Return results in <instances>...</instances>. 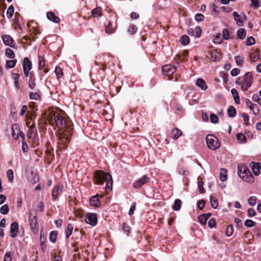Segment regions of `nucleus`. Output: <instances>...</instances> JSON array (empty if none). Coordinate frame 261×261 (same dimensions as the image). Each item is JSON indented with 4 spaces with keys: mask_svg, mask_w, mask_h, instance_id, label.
Masks as SVG:
<instances>
[{
    "mask_svg": "<svg viewBox=\"0 0 261 261\" xmlns=\"http://www.w3.org/2000/svg\"><path fill=\"white\" fill-rule=\"evenodd\" d=\"M210 118L211 122L213 123H216L218 121V117L214 114H211Z\"/></svg>",
    "mask_w": 261,
    "mask_h": 261,
    "instance_id": "603ef678",
    "label": "nucleus"
},
{
    "mask_svg": "<svg viewBox=\"0 0 261 261\" xmlns=\"http://www.w3.org/2000/svg\"><path fill=\"white\" fill-rule=\"evenodd\" d=\"M12 254L10 252H7L6 253L4 257V261H12Z\"/></svg>",
    "mask_w": 261,
    "mask_h": 261,
    "instance_id": "3c124183",
    "label": "nucleus"
},
{
    "mask_svg": "<svg viewBox=\"0 0 261 261\" xmlns=\"http://www.w3.org/2000/svg\"><path fill=\"white\" fill-rule=\"evenodd\" d=\"M233 233L232 226L230 225L227 226L226 230V234L228 237L231 236Z\"/></svg>",
    "mask_w": 261,
    "mask_h": 261,
    "instance_id": "6e6d98bb",
    "label": "nucleus"
},
{
    "mask_svg": "<svg viewBox=\"0 0 261 261\" xmlns=\"http://www.w3.org/2000/svg\"><path fill=\"white\" fill-rule=\"evenodd\" d=\"M181 201L180 199H176L174 201V204L172 206V208L174 211H178L180 208Z\"/></svg>",
    "mask_w": 261,
    "mask_h": 261,
    "instance_id": "473e14b6",
    "label": "nucleus"
},
{
    "mask_svg": "<svg viewBox=\"0 0 261 261\" xmlns=\"http://www.w3.org/2000/svg\"><path fill=\"white\" fill-rule=\"evenodd\" d=\"M240 72V70L238 68H233L230 72V74L232 76H237Z\"/></svg>",
    "mask_w": 261,
    "mask_h": 261,
    "instance_id": "69168bd1",
    "label": "nucleus"
},
{
    "mask_svg": "<svg viewBox=\"0 0 261 261\" xmlns=\"http://www.w3.org/2000/svg\"><path fill=\"white\" fill-rule=\"evenodd\" d=\"M40 97V94L39 92L30 93V98L31 99L37 100Z\"/></svg>",
    "mask_w": 261,
    "mask_h": 261,
    "instance_id": "79ce46f5",
    "label": "nucleus"
},
{
    "mask_svg": "<svg viewBox=\"0 0 261 261\" xmlns=\"http://www.w3.org/2000/svg\"><path fill=\"white\" fill-rule=\"evenodd\" d=\"M201 29L199 27L195 28V32H194V36L196 38H199L201 36Z\"/></svg>",
    "mask_w": 261,
    "mask_h": 261,
    "instance_id": "13d9d810",
    "label": "nucleus"
},
{
    "mask_svg": "<svg viewBox=\"0 0 261 261\" xmlns=\"http://www.w3.org/2000/svg\"><path fill=\"white\" fill-rule=\"evenodd\" d=\"M250 167L251 168L253 174L255 176H258L260 174V171L258 168H256V163L251 162L250 164Z\"/></svg>",
    "mask_w": 261,
    "mask_h": 261,
    "instance_id": "b1692460",
    "label": "nucleus"
},
{
    "mask_svg": "<svg viewBox=\"0 0 261 261\" xmlns=\"http://www.w3.org/2000/svg\"><path fill=\"white\" fill-rule=\"evenodd\" d=\"M8 180L12 182L13 179V171L12 169H9L7 172Z\"/></svg>",
    "mask_w": 261,
    "mask_h": 261,
    "instance_id": "5fc2aeb1",
    "label": "nucleus"
},
{
    "mask_svg": "<svg viewBox=\"0 0 261 261\" xmlns=\"http://www.w3.org/2000/svg\"><path fill=\"white\" fill-rule=\"evenodd\" d=\"M196 84L197 86L200 88L202 90H205L207 89V86L205 81L201 78L197 80Z\"/></svg>",
    "mask_w": 261,
    "mask_h": 261,
    "instance_id": "6ab92c4d",
    "label": "nucleus"
},
{
    "mask_svg": "<svg viewBox=\"0 0 261 261\" xmlns=\"http://www.w3.org/2000/svg\"><path fill=\"white\" fill-rule=\"evenodd\" d=\"M208 147L215 150L220 147V143L217 138L212 135H208L206 138Z\"/></svg>",
    "mask_w": 261,
    "mask_h": 261,
    "instance_id": "7ed1b4c3",
    "label": "nucleus"
},
{
    "mask_svg": "<svg viewBox=\"0 0 261 261\" xmlns=\"http://www.w3.org/2000/svg\"><path fill=\"white\" fill-rule=\"evenodd\" d=\"M171 133L172 135V138L174 140H177L182 135L181 132L176 127L172 130Z\"/></svg>",
    "mask_w": 261,
    "mask_h": 261,
    "instance_id": "aec40b11",
    "label": "nucleus"
},
{
    "mask_svg": "<svg viewBox=\"0 0 261 261\" xmlns=\"http://www.w3.org/2000/svg\"><path fill=\"white\" fill-rule=\"evenodd\" d=\"M5 55L9 58L13 59L15 58V54L13 50L9 48L6 49Z\"/></svg>",
    "mask_w": 261,
    "mask_h": 261,
    "instance_id": "f704fd0d",
    "label": "nucleus"
},
{
    "mask_svg": "<svg viewBox=\"0 0 261 261\" xmlns=\"http://www.w3.org/2000/svg\"><path fill=\"white\" fill-rule=\"evenodd\" d=\"M259 55L257 54H251L250 55V59L252 62H255L259 59Z\"/></svg>",
    "mask_w": 261,
    "mask_h": 261,
    "instance_id": "4d7b16f0",
    "label": "nucleus"
},
{
    "mask_svg": "<svg viewBox=\"0 0 261 261\" xmlns=\"http://www.w3.org/2000/svg\"><path fill=\"white\" fill-rule=\"evenodd\" d=\"M211 205L214 208H216L218 205L217 200L213 196L210 197Z\"/></svg>",
    "mask_w": 261,
    "mask_h": 261,
    "instance_id": "58836bf2",
    "label": "nucleus"
},
{
    "mask_svg": "<svg viewBox=\"0 0 261 261\" xmlns=\"http://www.w3.org/2000/svg\"><path fill=\"white\" fill-rule=\"evenodd\" d=\"M46 16L48 20L53 22L59 23L60 21L59 18L56 15H55V13L53 12H48L46 14Z\"/></svg>",
    "mask_w": 261,
    "mask_h": 261,
    "instance_id": "4468645a",
    "label": "nucleus"
},
{
    "mask_svg": "<svg viewBox=\"0 0 261 261\" xmlns=\"http://www.w3.org/2000/svg\"><path fill=\"white\" fill-rule=\"evenodd\" d=\"M249 109L250 110L252 111L254 115H257V114H258L259 112L258 107L255 104L251 105L250 106H249Z\"/></svg>",
    "mask_w": 261,
    "mask_h": 261,
    "instance_id": "4c0bfd02",
    "label": "nucleus"
},
{
    "mask_svg": "<svg viewBox=\"0 0 261 261\" xmlns=\"http://www.w3.org/2000/svg\"><path fill=\"white\" fill-rule=\"evenodd\" d=\"M12 136L13 138L16 140L18 138L19 133H20L19 126L17 124H14L12 126Z\"/></svg>",
    "mask_w": 261,
    "mask_h": 261,
    "instance_id": "ddd939ff",
    "label": "nucleus"
},
{
    "mask_svg": "<svg viewBox=\"0 0 261 261\" xmlns=\"http://www.w3.org/2000/svg\"><path fill=\"white\" fill-rule=\"evenodd\" d=\"M207 220L205 215H201L198 217V221L202 225L205 224Z\"/></svg>",
    "mask_w": 261,
    "mask_h": 261,
    "instance_id": "864d4df0",
    "label": "nucleus"
},
{
    "mask_svg": "<svg viewBox=\"0 0 261 261\" xmlns=\"http://www.w3.org/2000/svg\"><path fill=\"white\" fill-rule=\"evenodd\" d=\"M238 169V175L242 180L247 182L254 181V177L247 166L243 164H239Z\"/></svg>",
    "mask_w": 261,
    "mask_h": 261,
    "instance_id": "f03ea898",
    "label": "nucleus"
},
{
    "mask_svg": "<svg viewBox=\"0 0 261 261\" xmlns=\"http://www.w3.org/2000/svg\"><path fill=\"white\" fill-rule=\"evenodd\" d=\"M98 195H95L92 196L89 200V203L91 206L94 207H98L99 205L100 201L98 199Z\"/></svg>",
    "mask_w": 261,
    "mask_h": 261,
    "instance_id": "dca6fc26",
    "label": "nucleus"
},
{
    "mask_svg": "<svg viewBox=\"0 0 261 261\" xmlns=\"http://www.w3.org/2000/svg\"><path fill=\"white\" fill-rule=\"evenodd\" d=\"M92 15L94 17H98L101 15V8L96 7L92 11Z\"/></svg>",
    "mask_w": 261,
    "mask_h": 261,
    "instance_id": "bb28decb",
    "label": "nucleus"
},
{
    "mask_svg": "<svg viewBox=\"0 0 261 261\" xmlns=\"http://www.w3.org/2000/svg\"><path fill=\"white\" fill-rule=\"evenodd\" d=\"M216 221L213 218H211L208 222V225L210 228H213L216 226Z\"/></svg>",
    "mask_w": 261,
    "mask_h": 261,
    "instance_id": "0e129e2a",
    "label": "nucleus"
},
{
    "mask_svg": "<svg viewBox=\"0 0 261 261\" xmlns=\"http://www.w3.org/2000/svg\"><path fill=\"white\" fill-rule=\"evenodd\" d=\"M95 183L98 185H102L104 181H106V190H111L113 185L112 176L108 172H104L102 171H96L94 173Z\"/></svg>",
    "mask_w": 261,
    "mask_h": 261,
    "instance_id": "f257e3e1",
    "label": "nucleus"
},
{
    "mask_svg": "<svg viewBox=\"0 0 261 261\" xmlns=\"http://www.w3.org/2000/svg\"><path fill=\"white\" fill-rule=\"evenodd\" d=\"M85 221L86 223L90 224L91 225L94 226L97 224V216L95 214H90L88 213L86 216Z\"/></svg>",
    "mask_w": 261,
    "mask_h": 261,
    "instance_id": "6e6552de",
    "label": "nucleus"
},
{
    "mask_svg": "<svg viewBox=\"0 0 261 261\" xmlns=\"http://www.w3.org/2000/svg\"><path fill=\"white\" fill-rule=\"evenodd\" d=\"M256 223L250 219H247L245 222V225L248 227H252L255 226Z\"/></svg>",
    "mask_w": 261,
    "mask_h": 261,
    "instance_id": "de8ad7c7",
    "label": "nucleus"
},
{
    "mask_svg": "<svg viewBox=\"0 0 261 261\" xmlns=\"http://www.w3.org/2000/svg\"><path fill=\"white\" fill-rule=\"evenodd\" d=\"M176 67L173 65L167 64L162 67V71L164 75L169 76L176 71Z\"/></svg>",
    "mask_w": 261,
    "mask_h": 261,
    "instance_id": "1a4fd4ad",
    "label": "nucleus"
},
{
    "mask_svg": "<svg viewBox=\"0 0 261 261\" xmlns=\"http://www.w3.org/2000/svg\"><path fill=\"white\" fill-rule=\"evenodd\" d=\"M23 70H31L32 67V62L27 57L24 58L22 64Z\"/></svg>",
    "mask_w": 261,
    "mask_h": 261,
    "instance_id": "2eb2a0df",
    "label": "nucleus"
},
{
    "mask_svg": "<svg viewBox=\"0 0 261 261\" xmlns=\"http://www.w3.org/2000/svg\"><path fill=\"white\" fill-rule=\"evenodd\" d=\"M53 120H54L58 127H60L65 124V120L64 117L59 114L56 115L55 114H50L49 118V121L51 122Z\"/></svg>",
    "mask_w": 261,
    "mask_h": 261,
    "instance_id": "39448f33",
    "label": "nucleus"
},
{
    "mask_svg": "<svg viewBox=\"0 0 261 261\" xmlns=\"http://www.w3.org/2000/svg\"><path fill=\"white\" fill-rule=\"evenodd\" d=\"M58 233L56 231H52L49 234V240L51 242L55 243L56 241Z\"/></svg>",
    "mask_w": 261,
    "mask_h": 261,
    "instance_id": "e433bc0d",
    "label": "nucleus"
},
{
    "mask_svg": "<svg viewBox=\"0 0 261 261\" xmlns=\"http://www.w3.org/2000/svg\"><path fill=\"white\" fill-rule=\"evenodd\" d=\"M38 60H39V69H42L45 66V63L44 61V58L41 56H38Z\"/></svg>",
    "mask_w": 261,
    "mask_h": 261,
    "instance_id": "c03bdc74",
    "label": "nucleus"
},
{
    "mask_svg": "<svg viewBox=\"0 0 261 261\" xmlns=\"http://www.w3.org/2000/svg\"><path fill=\"white\" fill-rule=\"evenodd\" d=\"M220 179L222 181H225L227 179V170L221 168L220 171Z\"/></svg>",
    "mask_w": 261,
    "mask_h": 261,
    "instance_id": "393cba45",
    "label": "nucleus"
},
{
    "mask_svg": "<svg viewBox=\"0 0 261 261\" xmlns=\"http://www.w3.org/2000/svg\"><path fill=\"white\" fill-rule=\"evenodd\" d=\"M234 59H235L236 62L238 66H240V67L242 66L243 61V58L240 56H235Z\"/></svg>",
    "mask_w": 261,
    "mask_h": 261,
    "instance_id": "8fccbe9b",
    "label": "nucleus"
},
{
    "mask_svg": "<svg viewBox=\"0 0 261 261\" xmlns=\"http://www.w3.org/2000/svg\"><path fill=\"white\" fill-rule=\"evenodd\" d=\"M222 38L225 40H228L232 38V35L228 31L227 29H225L222 31Z\"/></svg>",
    "mask_w": 261,
    "mask_h": 261,
    "instance_id": "5701e85b",
    "label": "nucleus"
},
{
    "mask_svg": "<svg viewBox=\"0 0 261 261\" xmlns=\"http://www.w3.org/2000/svg\"><path fill=\"white\" fill-rule=\"evenodd\" d=\"M227 112L229 117H234L236 115V110L233 106H230L228 108Z\"/></svg>",
    "mask_w": 261,
    "mask_h": 261,
    "instance_id": "c85d7f7f",
    "label": "nucleus"
},
{
    "mask_svg": "<svg viewBox=\"0 0 261 261\" xmlns=\"http://www.w3.org/2000/svg\"><path fill=\"white\" fill-rule=\"evenodd\" d=\"M238 38L244 39L246 37V31L244 29H240L237 32Z\"/></svg>",
    "mask_w": 261,
    "mask_h": 261,
    "instance_id": "c756f323",
    "label": "nucleus"
},
{
    "mask_svg": "<svg viewBox=\"0 0 261 261\" xmlns=\"http://www.w3.org/2000/svg\"><path fill=\"white\" fill-rule=\"evenodd\" d=\"M37 134V130L34 124H32L31 127H29V129L28 130L27 136V137L31 139L33 137V136L36 135Z\"/></svg>",
    "mask_w": 261,
    "mask_h": 261,
    "instance_id": "a211bd4d",
    "label": "nucleus"
},
{
    "mask_svg": "<svg viewBox=\"0 0 261 261\" xmlns=\"http://www.w3.org/2000/svg\"><path fill=\"white\" fill-rule=\"evenodd\" d=\"M195 19L197 21L200 22L204 19V16L202 14L198 13L195 15Z\"/></svg>",
    "mask_w": 261,
    "mask_h": 261,
    "instance_id": "bf43d9fd",
    "label": "nucleus"
},
{
    "mask_svg": "<svg viewBox=\"0 0 261 261\" xmlns=\"http://www.w3.org/2000/svg\"><path fill=\"white\" fill-rule=\"evenodd\" d=\"M149 180V177L144 175L134 182L133 187L135 189H140L143 185L148 182Z\"/></svg>",
    "mask_w": 261,
    "mask_h": 261,
    "instance_id": "0eeeda50",
    "label": "nucleus"
},
{
    "mask_svg": "<svg viewBox=\"0 0 261 261\" xmlns=\"http://www.w3.org/2000/svg\"><path fill=\"white\" fill-rule=\"evenodd\" d=\"M257 198L255 196H251L248 199V203L251 206L255 205L256 202Z\"/></svg>",
    "mask_w": 261,
    "mask_h": 261,
    "instance_id": "49530a36",
    "label": "nucleus"
},
{
    "mask_svg": "<svg viewBox=\"0 0 261 261\" xmlns=\"http://www.w3.org/2000/svg\"><path fill=\"white\" fill-rule=\"evenodd\" d=\"M237 139L238 141H240L241 143H245L246 142L247 139L245 135L243 134L239 133L236 136Z\"/></svg>",
    "mask_w": 261,
    "mask_h": 261,
    "instance_id": "ea45409f",
    "label": "nucleus"
},
{
    "mask_svg": "<svg viewBox=\"0 0 261 261\" xmlns=\"http://www.w3.org/2000/svg\"><path fill=\"white\" fill-rule=\"evenodd\" d=\"M29 86L30 88L31 89H34L35 87H36V83L35 80L32 75V73H31L30 76V79L29 81Z\"/></svg>",
    "mask_w": 261,
    "mask_h": 261,
    "instance_id": "2f4dec72",
    "label": "nucleus"
},
{
    "mask_svg": "<svg viewBox=\"0 0 261 261\" xmlns=\"http://www.w3.org/2000/svg\"><path fill=\"white\" fill-rule=\"evenodd\" d=\"M205 201L204 200H200L197 202V206L200 210H202L205 206Z\"/></svg>",
    "mask_w": 261,
    "mask_h": 261,
    "instance_id": "680f3d73",
    "label": "nucleus"
},
{
    "mask_svg": "<svg viewBox=\"0 0 261 261\" xmlns=\"http://www.w3.org/2000/svg\"><path fill=\"white\" fill-rule=\"evenodd\" d=\"M232 15L237 24L239 26H242L243 25V20L242 15H239L236 11L233 12Z\"/></svg>",
    "mask_w": 261,
    "mask_h": 261,
    "instance_id": "f3484780",
    "label": "nucleus"
},
{
    "mask_svg": "<svg viewBox=\"0 0 261 261\" xmlns=\"http://www.w3.org/2000/svg\"><path fill=\"white\" fill-rule=\"evenodd\" d=\"M73 229V225L71 224H68L67 229L65 231L66 239H68L69 238V237L71 235Z\"/></svg>",
    "mask_w": 261,
    "mask_h": 261,
    "instance_id": "a878e982",
    "label": "nucleus"
},
{
    "mask_svg": "<svg viewBox=\"0 0 261 261\" xmlns=\"http://www.w3.org/2000/svg\"><path fill=\"white\" fill-rule=\"evenodd\" d=\"M242 117L243 118L244 123L246 125H248L249 124V116L247 113H243L242 114Z\"/></svg>",
    "mask_w": 261,
    "mask_h": 261,
    "instance_id": "052dcab7",
    "label": "nucleus"
},
{
    "mask_svg": "<svg viewBox=\"0 0 261 261\" xmlns=\"http://www.w3.org/2000/svg\"><path fill=\"white\" fill-rule=\"evenodd\" d=\"M56 76L58 79L61 78L63 75L62 69L59 67H56L55 71Z\"/></svg>",
    "mask_w": 261,
    "mask_h": 261,
    "instance_id": "37998d69",
    "label": "nucleus"
},
{
    "mask_svg": "<svg viewBox=\"0 0 261 261\" xmlns=\"http://www.w3.org/2000/svg\"><path fill=\"white\" fill-rule=\"evenodd\" d=\"M10 236L12 238L17 237L18 232V223L17 222H13L10 227Z\"/></svg>",
    "mask_w": 261,
    "mask_h": 261,
    "instance_id": "9b49d317",
    "label": "nucleus"
},
{
    "mask_svg": "<svg viewBox=\"0 0 261 261\" xmlns=\"http://www.w3.org/2000/svg\"><path fill=\"white\" fill-rule=\"evenodd\" d=\"M256 215L255 211L251 208H250L248 210V216L249 217H252Z\"/></svg>",
    "mask_w": 261,
    "mask_h": 261,
    "instance_id": "e2e57ef3",
    "label": "nucleus"
},
{
    "mask_svg": "<svg viewBox=\"0 0 261 261\" xmlns=\"http://www.w3.org/2000/svg\"><path fill=\"white\" fill-rule=\"evenodd\" d=\"M69 132H65L60 134L59 137V144L62 145L64 148L66 147L70 140Z\"/></svg>",
    "mask_w": 261,
    "mask_h": 261,
    "instance_id": "423d86ee",
    "label": "nucleus"
},
{
    "mask_svg": "<svg viewBox=\"0 0 261 261\" xmlns=\"http://www.w3.org/2000/svg\"><path fill=\"white\" fill-rule=\"evenodd\" d=\"M62 186L60 185L56 186L52 190L51 196L54 200H57L59 196L62 193Z\"/></svg>",
    "mask_w": 261,
    "mask_h": 261,
    "instance_id": "9d476101",
    "label": "nucleus"
},
{
    "mask_svg": "<svg viewBox=\"0 0 261 261\" xmlns=\"http://www.w3.org/2000/svg\"><path fill=\"white\" fill-rule=\"evenodd\" d=\"M16 62L17 60L16 59L7 61L6 64V68L9 69L14 67Z\"/></svg>",
    "mask_w": 261,
    "mask_h": 261,
    "instance_id": "cd10ccee",
    "label": "nucleus"
},
{
    "mask_svg": "<svg viewBox=\"0 0 261 261\" xmlns=\"http://www.w3.org/2000/svg\"><path fill=\"white\" fill-rule=\"evenodd\" d=\"M2 40L4 43L10 47H13L14 45V40L13 39L8 35H4L2 36Z\"/></svg>",
    "mask_w": 261,
    "mask_h": 261,
    "instance_id": "f8f14e48",
    "label": "nucleus"
},
{
    "mask_svg": "<svg viewBox=\"0 0 261 261\" xmlns=\"http://www.w3.org/2000/svg\"><path fill=\"white\" fill-rule=\"evenodd\" d=\"M136 209V203H133L130 206V209L128 212V214L130 216L133 215L134 213V211Z\"/></svg>",
    "mask_w": 261,
    "mask_h": 261,
    "instance_id": "338daca9",
    "label": "nucleus"
},
{
    "mask_svg": "<svg viewBox=\"0 0 261 261\" xmlns=\"http://www.w3.org/2000/svg\"><path fill=\"white\" fill-rule=\"evenodd\" d=\"M14 8L12 5H10L7 11V16L8 18H11L14 13Z\"/></svg>",
    "mask_w": 261,
    "mask_h": 261,
    "instance_id": "c9c22d12",
    "label": "nucleus"
},
{
    "mask_svg": "<svg viewBox=\"0 0 261 261\" xmlns=\"http://www.w3.org/2000/svg\"><path fill=\"white\" fill-rule=\"evenodd\" d=\"M211 58L213 61H216L220 58V54L217 50H213L211 52Z\"/></svg>",
    "mask_w": 261,
    "mask_h": 261,
    "instance_id": "4be33fe9",
    "label": "nucleus"
},
{
    "mask_svg": "<svg viewBox=\"0 0 261 261\" xmlns=\"http://www.w3.org/2000/svg\"><path fill=\"white\" fill-rule=\"evenodd\" d=\"M252 74L251 72L246 73L243 77V84L242 85V90L244 91H246L252 84Z\"/></svg>",
    "mask_w": 261,
    "mask_h": 261,
    "instance_id": "20e7f679",
    "label": "nucleus"
},
{
    "mask_svg": "<svg viewBox=\"0 0 261 261\" xmlns=\"http://www.w3.org/2000/svg\"><path fill=\"white\" fill-rule=\"evenodd\" d=\"M105 32L107 34H111L114 32V28L113 27V23L111 21L109 22V24L105 29Z\"/></svg>",
    "mask_w": 261,
    "mask_h": 261,
    "instance_id": "72a5a7b5",
    "label": "nucleus"
},
{
    "mask_svg": "<svg viewBox=\"0 0 261 261\" xmlns=\"http://www.w3.org/2000/svg\"><path fill=\"white\" fill-rule=\"evenodd\" d=\"M122 229L124 232L127 233H129L130 230V227L125 223L123 224Z\"/></svg>",
    "mask_w": 261,
    "mask_h": 261,
    "instance_id": "774afa93",
    "label": "nucleus"
},
{
    "mask_svg": "<svg viewBox=\"0 0 261 261\" xmlns=\"http://www.w3.org/2000/svg\"><path fill=\"white\" fill-rule=\"evenodd\" d=\"M231 93L232 95V96L235 102L237 104H239L240 103V97H239L238 92L237 91V90L234 88H232L231 90Z\"/></svg>",
    "mask_w": 261,
    "mask_h": 261,
    "instance_id": "412c9836",
    "label": "nucleus"
},
{
    "mask_svg": "<svg viewBox=\"0 0 261 261\" xmlns=\"http://www.w3.org/2000/svg\"><path fill=\"white\" fill-rule=\"evenodd\" d=\"M180 42L182 45H186L190 42V39L187 35H182L180 39Z\"/></svg>",
    "mask_w": 261,
    "mask_h": 261,
    "instance_id": "7c9ffc66",
    "label": "nucleus"
},
{
    "mask_svg": "<svg viewBox=\"0 0 261 261\" xmlns=\"http://www.w3.org/2000/svg\"><path fill=\"white\" fill-rule=\"evenodd\" d=\"M137 30V28L136 25H135L134 24H131L128 29V32L131 34V35H133L134 34L136 31Z\"/></svg>",
    "mask_w": 261,
    "mask_h": 261,
    "instance_id": "a18cd8bd",
    "label": "nucleus"
},
{
    "mask_svg": "<svg viewBox=\"0 0 261 261\" xmlns=\"http://www.w3.org/2000/svg\"><path fill=\"white\" fill-rule=\"evenodd\" d=\"M255 43V40L253 37L250 36L248 37L246 40V44L247 46H251Z\"/></svg>",
    "mask_w": 261,
    "mask_h": 261,
    "instance_id": "09e8293b",
    "label": "nucleus"
},
{
    "mask_svg": "<svg viewBox=\"0 0 261 261\" xmlns=\"http://www.w3.org/2000/svg\"><path fill=\"white\" fill-rule=\"evenodd\" d=\"M9 211V206L7 204L3 205L0 208V212L3 215H6Z\"/></svg>",
    "mask_w": 261,
    "mask_h": 261,
    "instance_id": "a19ab883",
    "label": "nucleus"
}]
</instances>
